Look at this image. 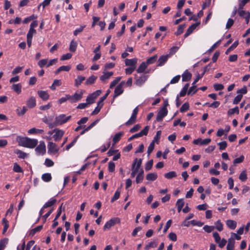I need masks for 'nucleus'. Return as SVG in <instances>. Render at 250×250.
<instances>
[{"label": "nucleus", "instance_id": "bb28decb", "mask_svg": "<svg viewBox=\"0 0 250 250\" xmlns=\"http://www.w3.org/2000/svg\"><path fill=\"white\" fill-rule=\"evenodd\" d=\"M144 179V170L141 169L136 178V182L137 184L142 182Z\"/></svg>", "mask_w": 250, "mask_h": 250}, {"label": "nucleus", "instance_id": "864d4df0", "mask_svg": "<svg viewBox=\"0 0 250 250\" xmlns=\"http://www.w3.org/2000/svg\"><path fill=\"white\" fill-rule=\"evenodd\" d=\"M178 47L173 46L170 49L169 54L167 55H168V56L170 57V56L174 54L178 51Z\"/></svg>", "mask_w": 250, "mask_h": 250}, {"label": "nucleus", "instance_id": "4d7b16f0", "mask_svg": "<svg viewBox=\"0 0 250 250\" xmlns=\"http://www.w3.org/2000/svg\"><path fill=\"white\" fill-rule=\"evenodd\" d=\"M153 162L152 160H149L146 165L145 169L146 171H148L151 169L153 166Z\"/></svg>", "mask_w": 250, "mask_h": 250}, {"label": "nucleus", "instance_id": "a211bd4d", "mask_svg": "<svg viewBox=\"0 0 250 250\" xmlns=\"http://www.w3.org/2000/svg\"><path fill=\"white\" fill-rule=\"evenodd\" d=\"M137 59L136 58H133L132 59H126L125 60V64L126 66L130 67H135V65L137 63Z\"/></svg>", "mask_w": 250, "mask_h": 250}, {"label": "nucleus", "instance_id": "680f3d73", "mask_svg": "<svg viewBox=\"0 0 250 250\" xmlns=\"http://www.w3.org/2000/svg\"><path fill=\"white\" fill-rule=\"evenodd\" d=\"M115 165L113 162L108 163V170L110 172H112L115 170Z\"/></svg>", "mask_w": 250, "mask_h": 250}, {"label": "nucleus", "instance_id": "9d476101", "mask_svg": "<svg viewBox=\"0 0 250 250\" xmlns=\"http://www.w3.org/2000/svg\"><path fill=\"white\" fill-rule=\"evenodd\" d=\"M139 109L138 106L136 107L133 111L132 115L129 120L125 123L126 125H130L135 122L137 115L138 113Z\"/></svg>", "mask_w": 250, "mask_h": 250}, {"label": "nucleus", "instance_id": "c756f323", "mask_svg": "<svg viewBox=\"0 0 250 250\" xmlns=\"http://www.w3.org/2000/svg\"><path fill=\"white\" fill-rule=\"evenodd\" d=\"M85 80V77L81 76H79L75 80V86L78 87Z\"/></svg>", "mask_w": 250, "mask_h": 250}, {"label": "nucleus", "instance_id": "e2e57ef3", "mask_svg": "<svg viewBox=\"0 0 250 250\" xmlns=\"http://www.w3.org/2000/svg\"><path fill=\"white\" fill-rule=\"evenodd\" d=\"M121 77H117L114 81H113L110 84V88H112L116 84L120 81Z\"/></svg>", "mask_w": 250, "mask_h": 250}, {"label": "nucleus", "instance_id": "39448f33", "mask_svg": "<svg viewBox=\"0 0 250 250\" xmlns=\"http://www.w3.org/2000/svg\"><path fill=\"white\" fill-rule=\"evenodd\" d=\"M35 151L38 155H43L46 152L45 144L43 141H41L40 144L35 148Z\"/></svg>", "mask_w": 250, "mask_h": 250}, {"label": "nucleus", "instance_id": "a878e982", "mask_svg": "<svg viewBox=\"0 0 250 250\" xmlns=\"http://www.w3.org/2000/svg\"><path fill=\"white\" fill-rule=\"evenodd\" d=\"M227 226L231 229H234L236 227V222L232 220H228L226 222Z\"/></svg>", "mask_w": 250, "mask_h": 250}, {"label": "nucleus", "instance_id": "09e8293b", "mask_svg": "<svg viewBox=\"0 0 250 250\" xmlns=\"http://www.w3.org/2000/svg\"><path fill=\"white\" fill-rule=\"evenodd\" d=\"M155 146V143H154V141H152V142L149 144L148 148H147V155L148 156L151 154V153L153 151Z\"/></svg>", "mask_w": 250, "mask_h": 250}, {"label": "nucleus", "instance_id": "774afa93", "mask_svg": "<svg viewBox=\"0 0 250 250\" xmlns=\"http://www.w3.org/2000/svg\"><path fill=\"white\" fill-rule=\"evenodd\" d=\"M242 95L238 94L234 99L233 104H238L241 100L242 98Z\"/></svg>", "mask_w": 250, "mask_h": 250}, {"label": "nucleus", "instance_id": "f257e3e1", "mask_svg": "<svg viewBox=\"0 0 250 250\" xmlns=\"http://www.w3.org/2000/svg\"><path fill=\"white\" fill-rule=\"evenodd\" d=\"M16 140L19 146L30 148H34L38 143V140L36 139H31L19 136L17 137Z\"/></svg>", "mask_w": 250, "mask_h": 250}, {"label": "nucleus", "instance_id": "e433bc0d", "mask_svg": "<svg viewBox=\"0 0 250 250\" xmlns=\"http://www.w3.org/2000/svg\"><path fill=\"white\" fill-rule=\"evenodd\" d=\"M157 58H158L157 55H155L147 59L146 61L145 62L146 63H147V64L148 65L150 64H153L156 62Z\"/></svg>", "mask_w": 250, "mask_h": 250}, {"label": "nucleus", "instance_id": "9b49d317", "mask_svg": "<svg viewBox=\"0 0 250 250\" xmlns=\"http://www.w3.org/2000/svg\"><path fill=\"white\" fill-rule=\"evenodd\" d=\"M125 82L124 81L122 82L119 85H118L114 90V94L113 98H115L120 95L122 94L124 92L123 88V85L125 84Z\"/></svg>", "mask_w": 250, "mask_h": 250}, {"label": "nucleus", "instance_id": "69168bd1", "mask_svg": "<svg viewBox=\"0 0 250 250\" xmlns=\"http://www.w3.org/2000/svg\"><path fill=\"white\" fill-rule=\"evenodd\" d=\"M157 246V244L155 242L151 241L145 247V250H149L150 248H155Z\"/></svg>", "mask_w": 250, "mask_h": 250}, {"label": "nucleus", "instance_id": "dca6fc26", "mask_svg": "<svg viewBox=\"0 0 250 250\" xmlns=\"http://www.w3.org/2000/svg\"><path fill=\"white\" fill-rule=\"evenodd\" d=\"M26 105L29 108L34 107L36 105L35 98L32 96L30 97L26 101Z\"/></svg>", "mask_w": 250, "mask_h": 250}, {"label": "nucleus", "instance_id": "4468645a", "mask_svg": "<svg viewBox=\"0 0 250 250\" xmlns=\"http://www.w3.org/2000/svg\"><path fill=\"white\" fill-rule=\"evenodd\" d=\"M83 92L81 91L80 93L76 92L73 95H72L71 103H76L79 101L83 97Z\"/></svg>", "mask_w": 250, "mask_h": 250}, {"label": "nucleus", "instance_id": "f3484780", "mask_svg": "<svg viewBox=\"0 0 250 250\" xmlns=\"http://www.w3.org/2000/svg\"><path fill=\"white\" fill-rule=\"evenodd\" d=\"M169 57L167 55L160 56L158 61V66H161L164 65V64L167 62Z\"/></svg>", "mask_w": 250, "mask_h": 250}, {"label": "nucleus", "instance_id": "ea45409f", "mask_svg": "<svg viewBox=\"0 0 250 250\" xmlns=\"http://www.w3.org/2000/svg\"><path fill=\"white\" fill-rule=\"evenodd\" d=\"M27 111L26 107L23 106L22 108L18 107L17 109V113L19 116L23 115Z\"/></svg>", "mask_w": 250, "mask_h": 250}, {"label": "nucleus", "instance_id": "0e129e2a", "mask_svg": "<svg viewBox=\"0 0 250 250\" xmlns=\"http://www.w3.org/2000/svg\"><path fill=\"white\" fill-rule=\"evenodd\" d=\"M44 164L47 167H51L54 166V163L51 159L46 158Z\"/></svg>", "mask_w": 250, "mask_h": 250}, {"label": "nucleus", "instance_id": "aec40b11", "mask_svg": "<svg viewBox=\"0 0 250 250\" xmlns=\"http://www.w3.org/2000/svg\"><path fill=\"white\" fill-rule=\"evenodd\" d=\"M182 81L183 82H188L190 80L192 77V74L188 71V70H186L182 74Z\"/></svg>", "mask_w": 250, "mask_h": 250}, {"label": "nucleus", "instance_id": "3c124183", "mask_svg": "<svg viewBox=\"0 0 250 250\" xmlns=\"http://www.w3.org/2000/svg\"><path fill=\"white\" fill-rule=\"evenodd\" d=\"M8 243V239L5 238L0 241V250H3Z\"/></svg>", "mask_w": 250, "mask_h": 250}, {"label": "nucleus", "instance_id": "8fccbe9b", "mask_svg": "<svg viewBox=\"0 0 250 250\" xmlns=\"http://www.w3.org/2000/svg\"><path fill=\"white\" fill-rule=\"evenodd\" d=\"M215 229V227L213 226L205 225L203 227L204 230L208 233L212 232Z\"/></svg>", "mask_w": 250, "mask_h": 250}, {"label": "nucleus", "instance_id": "412c9836", "mask_svg": "<svg viewBox=\"0 0 250 250\" xmlns=\"http://www.w3.org/2000/svg\"><path fill=\"white\" fill-rule=\"evenodd\" d=\"M234 243L235 241L233 238L230 237L228 240V243L227 246V250H234Z\"/></svg>", "mask_w": 250, "mask_h": 250}, {"label": "nucleus", "instance_id": "338daca9", "mask_svg": "<svg viewBox=\"0 0 250 250\" xmlns=\"http://www.w3.org/2000/svg\"><path fill=\"white\" fill-rule=\"evenodd\" d=\"M240 180L242 181H245L247 179V175L245 171H242L239 177Z\"/></svg>", "mask_w": 250, "mask_h": 250}, {"label": "nucleus", "instance_id": "f8f14e48", "mask_svg": "<svg viewBox=\"0 0 250 250\" xmlns=\"http://www.w3.org/2000/svg\"><path fill=\"white\" fill-rule=\"evenodd\" d=\"M135 78L136 81L135 83L137 85L140 86L142 85L146 81L147 79V76L146 75H142L141 77L137 78L136 76Z\"/></svg>", "mask_w": 250, "mask_h": 250}, {"label": "nucleus", "instance_id": "c9c22d12", "mask_svg": "<svg viewBox=\"0 0 250 250\" xmlns=\"http://www.w3.org/2000/svg\"><path fill=\"white\" fill-rule=\"evenodd\" d=\"M165 177L167 179H170L177 176V174L175 171H170L166 173L164 175Z\"/></svg>", "mask_w": 250, "mask_h": 250}, {"label": "nucleus", "instance_id": "c85d7f7f", "mask_svg": "<svg viewBox=\"0 0 250 250\" xmlns=\"http://www.w3.org/2000/svg\"><path fill=\"white\" fill-rule=\"evenodd\" d=\"M15 153L18 155V157L21 159H24L26 158L28 154L19 149H16Z\"/></svg>", "mask_w": 250, "mask_h": 250}, {"label": "nucleus", "instance_id": "5701e85b", "mask_svg": "<svg viewBox=\"0 0 250 250\" xmlns=\"http://www.w3.org/2000/svg\"><path fill=\"white\" fill-rule=\"evenodd\" d=\"M11 89L18 94H19L21 92V83L13 84L11 86Z\"/></svg>", "mask_w": 250, "mask_h": 250}, {"label": "nucleus", "instance_id": "c03bdc74", "mask_svg": "<svg viewBox=\"0 0 250 250\" xmlns=\"http://www.w3.org/2000/svg\"><path fill=\"white\" fill-rule=\"evenodd\" d=\"M77 43L76 42L72 41L69 46V50L71 52H75L76 50Z\"/></svg>", "mask_w": 250, "mask_h": 250}, {"label": "nucleus", "instance_id": "0eeeda50", "mask_svg": "<svg viewBox=\"0 0 250 250\" xmlns=\"http://www.w3.org/2000/svg\"><path fill=\"white\" fill-rule=\"evenodd\" d=\"M54 131L55 134L53 136L54 140L56 142L59 141L63 137L64 131L58 128L54 129Z\"/></svg>", "mask_w": 250, "mask_h": 250}, {"label": "nucleus", "instance_id": "37998d69", "mask_svg": "<svg viewBox=\"0 0 250 250\" xmlns=\"http://www.w3.org/2000/svg\"><path fill=\"white\" fill-rule=\"evenodd\" d=\"M215 228H216L218 231H221L223 229V225L221 222L220 220H218L215 223Z\"/></svg>", "mask_w": 250, "mask_h": 250}, {"label": "nucleus", "instance_id": "2f4dec72", "mask_svg": "<svg viewBox=\"0 0 250 250\" xmlns=\"http://www.w3.org/2000/svg\"><path fill=\"white\" fill-rule=\"evenodd\" d=\"M42 179L43 181L48 182L52 179L51 175L49 173H44L42 175Z\"/></svg>", "mask_w": 250, "mask_h": 250}, {"label": "nucleus", "instance_id": "b1692460", "mask_svg": "<svg viewBox=\"0 0 250 250\" xmlns=\"http://www.w3.org/2000/svg\"><path fill=\"white\" fill-rule=\"evenodd\" d=\"M148 65L145 62H143L139 66L137 69V72L138 73H141L145 71L146 69L147 68Z\"/></svg>", "mask_w": 250, "mask_h": 250}, {"label": "nucleus", "instance_id": "cd10ccee", "mask_svg": "<svg viewBox=\"0 0 250 250\" xmlns=\"http://www.w3.org/2000/svg\"><path fill=\"white\" fill-rule=\"evenodd\" d=\"M123 132H120L115 135L113 138V144H116L121 139V137L123 135Z\"/></svg>", "mask_w": 250, "mask_h": 250}, {"label": "nucleus", "instance_id": "4be33fe9", "mask_svg": "<svg viewBox=\"0 0 250 250\" xmlns=\"http://www.w3.org/2000/svg\"><path fill=\"white\" fill-rule=\"evenodd\" d=\"M70 69L71 67L69 65L61 66L55 71V74L56 75H58L62 71H68L70 70Z\"/></svg>", "mask_w": 250, "mask_h": 250}, {"label": "nucleus", "instance_id": "a19ab883", "mask_svg": "<svg viewBox=\"0 0 250 250\" xmlns=\"http://www.w3.org/2000/svg\"><path fill=\"white\" fill-rule=\"evenodd\" d=\"M239 113V110L238 107L236 106L234 108H231L229 109L228 111V114L229 115H231L234 113L238 114Z\"/></svg>", "mask_w": 250, "mask_h": 250}, {"label": "nucleus", "instance_id": "4c0bfd02", "mask_svg": "<svg viewBox=\"0 0 250 250\" xmlns=\"http://www.w3.org/2000/svg\"><path fill=\"white\" fill-rule=\"evenodd\" d=\"M97 77L94 75L90 76L89 78H88L86 80V81L85 82V84L86 85H89V84H93V83H94V82L96 81V80L97 79Z\"/></svg>", "mask_w": 250, "mask_h": 250}, {"label": "nucleus", "instance_id": "79ce46f5", "mask_svg": "<svg viewBox=\"0 0 250 250\" xmlns=\"http://www.w3.org/2000/svg\"><path fill=\"white\" fill-rule=\"evenodd\" d=\"M62 84L61 81L60 80H55L53 82V84L50 86V88L52 90H55L56 86H60Z\"/></svg>", "mask_w": 250, "mask_h": 250}, {"label": "nucleus", "instance_id": "13d9d810", "mask_svg": "<svg viewBox=\"0 0 250 250\" xmlns=\"http://www.w3.org/2000/svg\"><path fill=\"white\" fill-rule=\"evenodd\" d=\"M120 191L119 190H117L113 197L112 198L111 200V202L112 203L114 202L115 201L117 200V199H118L120 197Z\"/></svg>", "mask_w": 250, "mask_h": 250}, {"label": "nucleus", "instance_id": "bf43d9fd", "mask_svg": "<svg viewBox=\"0 0 250 250\" xmlns=\"http://www.w3.org/2000/svg\"><path fill=\"white\" fill-rule=\"evenodd\" d=\"M218 145L219 146V149L223 150L226 149L227 146V143L226 141H223L218 143Z\"/></svg>", "mask_w": 250, "mask_h": 250}, {"label": "nucleus", "instance_id": "2eb2a0df", "mask_svg": "<svg viewBox=\"0 0 250 250\" xmlns=\"http://www.w3.org/2000/svg\"><path fill=\"white\" fill-rule=\"evenodd\" d=\"M113 73L112 72H103V74L100 77V80L104 83H105L107 80L112 75Z\"/></svg>", "mask_w": 250, "mask_h": 250}, {"label": "nucleus", "instance_id": "6e6d98bb", "mask_svg": "<svg viewBox=\"0 0 250 250\" xmlns=\"http://www.w3.org/2000/svg\"><path fill=\"white\" fill-rule=\"evenodd\" d=\"M198 90V89L196 88V85H192V86H191L188 92V95H189V94H194V93H195Z\"/></svg>", "mask_w": 250, "mask_h": 250}, {"label": "nucleus", "instance_id": "423d86ee", "mask_svg": "<svg viewBox=\"0 0 250 250\" xmlns=\"http://www.w3.org/2000/svg\"><path fill=\"white\" fill-rule=\"evenodd\" d=\"M120 222V219L118 218H113L110 219L108 221H107L104 227V230L106 229H109L112 227L114 226L116 224Z\"/></svg>", "mask_w": 250, "mask_h": 250}, {"label": "nucleus", "instance_id": "6e6552de", "mask_svg": "<svg viewBox=\"0 0 250 250\" xmlns=\"http://www.w3.org/2000/svg\"><path fill=\"white\" fill-rule=\"evenodd\" d=\"M167 110L166 107H163L160 111L158 112L157 117L156 121L157 122H161L163 120V119L164 117L167 116Z\"/></svg>", "mask_w": 250, "mask_h": 250}, {"label": "nucleus", "instance_id": "1a4fd4ad", "mask_svg": "<svg viewBox=\"0 0 250 250\" xmlns=\"http://www.w3.org/2000/svg\"><path fill=\"white\" fill-rule=\"evenodd\" d=\"M238 13L240 17L245 19L246 23L248 24L250 19V13L243 10V9H240V7H239Z\"/></svg>", "mask_w": 250, "mask_h": 250}, {"label": "nucleus", "instance_id": "a18cd8bd", "mask_svg": "<svg viewBox=\"0 0 250 250\" xmlns=\"http://www.w3.org/2000/svg\"><path fill=\"white\" fill-rule=\"evenodd\" d=\"M13 171L16 172H23V169L17 163H15L13 166Z\"/></svg>", "mask_w": 250, "mask_h": 250}, {"label": "nucleus", "instance_id": "20e7f679", "mask_svg": "<svg viewBox=\"0 0 250 250\" xmlns=\"http://www.w3.org/2000/svg\"><path fill=\"white\" fill-rule=\"evenodd\" d=\"M48 153L50 154H55L59 150V147L54 143L49 142L47 145Z\"/></svg>", "mask_w": 250, "mask_h": 250}, {"label": "nucleus", "instance_id": "de8ad7c7", "mask_svg": "<svg viewBox=\"0 0 250 250\" xmlns=\"http://www.w3.org/2000/svg\"><path fill=\"white\" fill-rule=\"evenodd\" d=\"M185 27V24L180 25L178 27L177 31L175 32V34L177 36L181 35L183 33Z\"/></svg>", "mask_w": 250, "mask_h": 250}, {"label": "nucleus", "instance_id": "5fc2aeb1", "mask_svg": "<svg viewBox=\"0 0 250 250\" xmlns=\"http://www.w3.org/2000/svg\"><path fill=\"white\" fill-rule=\"evenodd\" d=\"M189 105L188 103H185L184 104L180 109V111L181 112H184L188 109Z\"/></svg>", "mask_w": 250, "mask_h": 250}, {"label": "nucleus", "instance_id": "49530a36", "mask_svg": "<svg viewBox=\"0 0 250 250\" xmlns=\"http://www.w3.org/2000/svg\"><path fill=\"white\" fill-rule=\"evenodd\" d=\"M238 45V41L234 42L232 44L227 50L226 51V54H229L231 50L236 48Z\"/></svg>", "mask_w": 250, "mask_h": 250}, {"label": "nucleus", "instance_id": "603ef678", "mask_svg": "<svg viewBox=\"0 0 250 250\" xmlns=\"http://www.w3.org/2000/svg\"><path fill=\"white\" fill-rule=\"evenodd\" d=\"M95 98L91 94L89 95L86 98V101L87 104H92L94 102Z\"/></svg>", "mask_w": 250, "mask_h": 250}, {"label": "nucleus", "instance_id": "ddd939ff", "mask_svg": "<svg viewBox=\"0 0 250 250\" xmlns=\"http://www.w3.org/2000/svg\"><path fill=\"white\" fill-rule=\"evenodd\" d=\"M200 24V22H196L192 24L191 26H190L187 30L186 33L184 35L185 38L188 37L189 35H190L194 29Z\"/></svg>", "mask_w": 250, "mask_h": 250}, {"label": "nucleus", "instance_id": "052dcab7", "mask_svg": "<svg viewBox=\"0 0 250 250\" xmlns=\"http://www.w3.org/2000/svg\"><path fill=\"white\" fill-rule=\"evenodd\" d=\"M48 60L47 59H42L38 62V65L40 67H43L45 65H47Z\"/></svg>", "mask_w": 250, "mask_h": 250}, {"label": "nucleus", "instance_id": "6ab92c4d", "mask_svg": "<svg viewBox=\"0 0 250 250\" xmlns=\"http://www.w3.org/2000/svg\"><path fill=\"white\" fill-rule=\"evenodd\" d=\"M38 94L39 97L43 101H46L49 99V95L48 93L45 91H38Z\"/></svg>", "mask_w": 250, "mask_h": 250}, {"label": "nucleus", "instance_id": "58836bf2", "mask_svg": "<svg viewBox=\"0 0 250 250\" xmlns=\"http://www.w3.org/2000/svg\"><path fill=\"white\" fill-rule=\"evenodd\" d=\"M2 224L4 225L2 233H3V234H4L9 228V222H8V220L6 219H5V218L2 219Z\"/></svg>", "mask_w": 250, "mask_h": 250}, {"label": "nucleus", "instance_id": "7c9ffc66", "mask_svg": "<svg viewBox=\"0 0 250 250\" xmlns=\"http://www.w3.org/2000/svg\"><path fill=\"white\" fill-rule=\"evenodd\" d=\"M56 199L52 198L43 206V208H46L52 207L56 203Z\"/></svg>", "mask_w": 250, "mask_h": 250}, {"label": "nucleus", "instance_id": "7ed1b4c3", "mask_svg": "<svg viewBox=\"0 0 250 250\" xmlns=\"http://www.w3.org/2000/svg\"><path fill=\"white\" fill-rule=\"evenodd\" d=\"M142 160L141 159L136 158L132 165L131 176L133 178L136 175L142 165Z\"/></svg>", "mask_w": 250, "mask_h": 250}, {"label": "nucleus", "instance_id": "72a5a7b5", "mask_svg": "<svg viewBox=\"0 0 250 250\" xmlns=\"http://www.w3.org/2000/svg\"><path fill=\"white\" fill-rule=\"evenodd\" d=\"M42 225H40L32 229L30 232V235L31 236L34 235L37 232L41 231L42 229Z\"/></svg>", "mask_w": 250, "mask_h": 250}, {"label": "nucleus", "instance_id": "473e14b6", "mask_svg": "<svg viewBox=\"0 0 250 250\" xmlns=\"http://www.w3.org/2000/svg\"><path fill=\"white\" fill-rule=\"evenodd\" d=\"M157 178V175L155 173H149L146 176V179L149 181H154Z\"/></svg>", "mask_w": 250, "mask_h": 250}, {"label": "nucleus", "instance_id": "f704fd0d", "mask_svg": "<svg viewBox=\"0 0 250 250\" xmlns=\"http://www.w3.org/2000/svg\"><path fill=\"white\" fill-rule=\"evenodd\" d=\"M43 132V129H37L36 128H32L28 130V133L29 134H41Z\"/></svg>", "mask_w": 250, "mask_h": 250}, {"label": "nucleus", "instance_id": "393cba45", "mask_svg": "<svg viewBox=\"0 0 250 250\" xmlns=\"http://www.w3.org/2000/svg\"><path fill=\"white\" fill-rule=\"evenodd\" d=\"M52 120V118L49 119L47 117H44L42 118V121L46 124L48 125L50 128H52L54 127V122H51Z\"/></svg>", "mask_w": 250, "mask_h": 250}, {"label": "nucleus", "instance_id": "f03ea898", "mask_svg": "<svg viewBox=\"0 0 250 250\" xmlns=\"http://www.w3.org/2000/svg\"><path fill=\"white\" fill-rule=\"evenodd\" d=\"M71 118V116H66L65 114H60L55 117V121L54 122V127L62 125L66 123Z\"/></svg>", "mask_w": 250, "mask_h": 250}]
</instances>
